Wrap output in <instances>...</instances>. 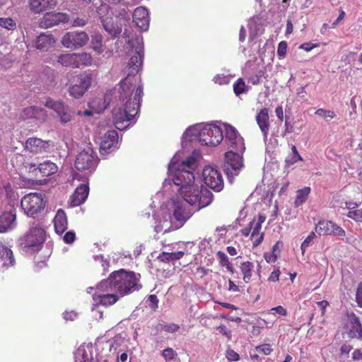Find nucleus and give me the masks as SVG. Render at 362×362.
Segmentation results:
<instances>
[{
	"label": "nucleus",
	"instance_id": "56",
	"mask_svg": "<svg viewBox=\"0 0 362 362\" xmlns=\"http://www.w3.org/2000/svg\"><path fill=\"white\" fill-rule=\"evenodd\" d=\"M256 350L264 355H269L271 354L272 349L268 344H262L256 347Z\"/></svg>",
	"mask_w": 362,
	"mask_h": 362
},
{
	"label": "nucleus",
	"instance_id": "44",
	"mask_svg": "<svg viewBox=\"0 0 362 362\" xmlns=\"http://www.w3.org/2000/svg\"><path fill=\"white\" fill-rule=\"evenodd\" d=\"M191 127H188L182 136V144H184L187 141H193L195 139H197L199 141V132L198 131H195V129L190 131L188 132L189 129Z\"/></svg>",
	"mask_w": 362,
	"mask_h": 362
},
{
	"label": "nucleus",
	"instance_id": "58",
	"mask_svg": "<svg viewBox=\"0 0 362 362\" xmlns=\"http://www.w3.org/2000/svg\"><path fill=\"white\" fill-rule=\"evenodd\" d=\"M75 239H76V235H75V233L73 231L66 232L63 237L64 241L67 244L74 243Z\"/></svg>",
	"mask_w": 362,
	"mask_h": 362
},
{
	"label": "nucleus",
	"instance_id": "57",
	"mask_svg": "<svg viewBox=\"0 0 362 362\" xmlns=\"http://www.w3.org/2000/svg\"><path fill=\"white\" fill-rule=\"evenodd\" d=\"M162 328L164 331L167 332L174 333L179 330L180 327L176 324L170 323L168 325H162Z\"/></svg>",
	"mask_w": 362,
	"mask_h": 362
},
{
	"label": "nucleus",
	"instance_id": "29",
	"mask_svg": "<svg viewBox=\"0 0 362 362\" xmlns=\"http://www.w3.org/2000/svg\"><path fill=\"white\" fill-rule=\"evenodd\" d=\"M30 9L35 13H40L45 10L54 8L57 4V0H29Z\"/></svg>",
	"mask_w": 362,
	"mask_h": 362
},
{
	"label": "nucleus",
	"instance_id": "26",
	"mask_svg": "<svg viewBox=\"0 0 362 362\" xmlns=\"http://www.w3.org/2000/svg\"><path fill=\"white\" fill-rule=\"evenodd\" d=\"M49 141L38 138H29L25 142V149L33 153L45 152L49 148Z\"/></svg>",
	"mask_w": 362,
	"mask_h": 362
},
{
	"label": "nucleus",
	"instance_id": "5",
	"mask_svg": "<svg viewBox=\"0 0 362 362\" xmlns=\"http://www.w3.org/2000/svg\"><path fill=\"white\" fill-rule=\"evenodd\" d=\"M45 240V230L39 224H35L21 238V245L25 252H37L42 248Z\"/></svg>",
	"mask_w": 362,
	"mask_h": 362
},
{
	"label": "nucleus",
	"instance_id": "47",
	"mask_svg": "<svg viewBox=\"0 0 362 362\" xmlns=\"http://www.w3.org/2000/svg\"><path fill=\"white\" fill-rule=\"evenodd\" d=\"M315 238V233L314 232H311L309 234V235L305 239V240L302 243L300 249L303 255L305 253L306 249L310 246V243L313 241V240Z\"/></svg>",
	"mask_w": 362,
	"mask_h": 362
},
{
	"label": "nucleus",
	"instance_id": "45",
	"mask_svg": "<svg viewBox=\"0 0 362 362\" xmlns=\"http://www.w3.org/2000/svg\"><path fill=\"white\" fill-rule=\"evenodd\" d=\"M89 107L96 112H100L106 108V105L102 98H96L89 103Z\"/></svg>",
	"mask_w": 362,
	"mask_h": 362
},
{
	"label": "nucleus",
	"instance_id": "4",
	"mask_svg": "<svg viewBox=\"0 0 362 362\" xmlns=\"http://www.w3.org/2000/svg\"><path fill=\"white\" fill-rule=\"evenodd\" d=\"M221 123L213 124H198L191 126L188 132L195 129L199 132V143L204 146H216L218 145L223 139V128Z\"/></svg>",
	"mask_w": 362,
	"mask_h": 362
},
{
	"label": "nucleus",
	"instance_id": "7",
	"mask_svg": "<svg viewBox=\"0 0 362 362\" xmlns=\"http://www.w3.org/2000/svg\"><path fill=\"white\" fill-rule=\"evenodd\" d=\"M20 118L30 124V127L37 128L47 120V114L42 108L28 107L21 111Z\"/></svg>",
	"mask_w": 362,
	"mask_h": 362
},
{
	"label": "nucleus",
	"instance_id": "21",
	"mask_svg": "<svg viewBox=\"0 0 362 362\" xmlns=\"http://www.w3.org/2000/svg\"><path fill=\"white\" fill-rule=\"evenodd\" d=\"M25 168L30 172H35L38 170L43 176H49L56 173L58 170L57 165L49 161L45 160L43 163H28Z\"/></svg>",
	"mask_w": 362,
	"mask_h": 362
},
{
	"label": "nucleus",
	"instance_id": "50",
	"mask_svg": "<svg viewBox=\"0 0 362 362\" xmlns=\"http://www.w3.org/2000/svg\"><path fill=\"white\" fill-rule=\"evenodd\" d=\"M95 305H94V307L92 309V314H93V317L95 319V320H100L103 318V311L102 310H100V305H101L100 303H98V302H95Z\"/></svg>",
	"mask_w": 362,
	"mask_h": 362
},
{
	"label": "nucleus",
	"instance_id": "61",
	"mask_svg": "<svg viewBox=\"0 0 362 362\" xmlns=\"http://www.w3.org/2000/svg\"><path fill=\"white\" fill-rule=\"evenodd\" d=\"M356 299L358 306L362 308V283H360L358 286Z\"/></svg>",
	"mask_w": 362,
	"mask_h": 362
},
{
	"label": "nucleus",
	"instance_id": "64",
	"mask_svg": "<svg viewBox=\"0 0 362 362\" xmlns=\"http://www.w3.org/2000/svg\"><path fill=\"white\" fill-rule=\"evenodd\" d=\"M280 275V271L278 269H274L270 274L268 280L270 281H277Z\"/></svg>",
	"mask_w": 362,
	"mask_h": 362
},
{
	"label": "nucleus",
	"instance_id": "15",
	"mask_svg": "<svg viewBox=\"0 0 362 362\" xmlns=\"http://www.w3.org/2000/svg\"><path fill=\"white\" fill-rule=\"evenodd\" d=\"M344 330L350 338L362 339V325L359 318L354 313L347 314Z\"/></svg>",
	"mask_w": 362,
	"mask_h": 362
},
{
	"label": "nucleus",
	"instance_id": "20",
	"mask_svg": "<svg viewBox=\"0 0 362 362\" xmlns=\"http://www.w3.org/2000/svg\"><path fill=\"white\" fill-rule=\"evenodd\" d=\"M118 134L115 130L108 131L101 138L100 150L102 154H107L117 148Z\"/></svg>",
	"mask_w": 362,
	"mask_h": 362
},
{
	"label": "nucleus",
	"instance_id": "14",
	"mask_svg": "<svg viewBox=\"0 0 362 362\" xmlns=\"http://www.w3.org/2000/svg\"><path fill=\"white\" fill-rule=\"evenodd\" d=\"M44 105L46 107L56 112L57 117L62 123H67L71 121V115L69 107L65 105L63 102L47 98Z\"/></svg>",
	"mask_w": 362,
	"mask_h": 362
},
{
	"label": "nucleus",
	"instance_id": "27",
	"mask_svg": "<svg viewBox=\"0 0 362 362\" xmlns=\"http://www.w3.org/2000/svg\"><path fill=\"white\" fill-rule=\"evenodd\" d=\"M89 193V187L87 185H81L69 199L71 206H77L83 204L87 199Z\"/></svg>",
	"mask_w": 362,
	"mask_h": 362
},
{
	"label": "nucleus",
	"instance_id": "34",
	"mask_svg": "<svg viewBox=\"0 0 362 362\" xmlns=\"http://www.w3.org/2000/svg\"><path fill=\"white\" fill-rule=\"evenodd\" d=\"M67 217L65 212L62 209H59L54 218V226L56 233L62 234L67 229Z\"/></svg>",
	"mask_w": 362,
	"mask_h": 362
},
{
	"label": "nucleus",
	"instance_id": "12",
	"mask_svg": "<svg viewBox=\"0 0 362 362\" xmlns=\"http://www.w3.org/2000/svg\"><path fill=\"white\" fill-rule=\"evenodd\" d=\"M221 127L225 130V141L228 146L236 151L243 153L245 151L243 139L235 128L227 124H222Z\"/></svg>",
	"mask_w": 362,
	"mask_h": 362
},
{
	"label": "nucleus",
	"instance_id": "63",
	"mask_svg": "<svg viewBox=\"0 0 362 362\" xmlns=\"http://www.w3.org/2000/svg\"><path fill=\"white\" fill-rule=\"evenodd\" d=\"M88 20L84 18H76L73 23L74 26L82 27L86 25Z\"/></svg>",
	"mask_w": 362,
	"mask_h": 362
},
{
	"label": "nucleus",
	"instance_id": "36",
	"mask_svg": "<svg viewBox=\"0 0 362 362\" xmlns=\"http://www.w3.org/2000/svg\"><path fill=\"white\" fill-rule=\"evenodd\" d=\"M75 59V68L81 66H89L92 63V57L90 54L86 52L74 53Z\"/></svg>",
	"mask_w": 362,
	"mask_h": 362
},
{
	"label": "nucleus",
	"instance_id": "31",
	"mask_svg": "<svg viewBox=\"0 0 362 362\" xmlns=\"http://www.w3.org/2000/svg\"><path fill=\"white\" fill-rule=\"evenodd\" d=\"M101 22L105 30L112 37H117L122 32V24L115 22L112 18H101Z\"/></svg>",
	"mask_w": 362,
	"mask_h": 362
},
{
	"label": "nucleus",
	"instance_id": "8",
	"mask_svg": "<svg viewBox=\"0 0 362 362\" xmlns=\"http://www.w3.org/2000/svg\"><path fill=\"white\" fill-rule=\"evenodd\" d=\"M202 177L204 183L216 192L223 188V180L220 171L213 166H206L203 169Z\"/></svg>",
	"mask_w": 362,
	"mask_h": 362
},
{
	"label": "nucleus",
	"instance_id": "55",
	"mask_svg": "<svg viewBox=\"0 0 362 362\" xmlns=\"http://www.w3.org/2000/svg\"><path fill=\"white\" fill-rule=\"evenodd\" d=\"M269 313L272 314V315L278 314V315H279L281 316H286L287 315L286 310L284 307H282L281 305H279V306L275 307V308H272L269 310Z\"/></svg>",
	"mask_w": 362,
	"mask_h": 362
},
{
	"label": "nucleus",
	"instance_id": "33",
	"mask_svg": "<svg viewBox=\"0 0 362 362\" xmlns=\"http://www.w3.org/2000/svg\"><path fill=\"white\" fill-rule=\"evenodd\" d=\"M269 112L267 108L262 109L256 116L257 123L265 139L267 137L269 129Z\"/></svg>",
	"mask_w": 362,
	"mask_h": 362
},
{
	"label": "nucleus",
	"instance_id": "38",
	"mask_svg": "<svg viewBox=\"0 0 362 362\" xmlns=\"http://www.w3.org/2000/svg\"><path fill=\"white\" fill-rule=\"evenodd\" d=\"M310 193V188L305 187L303 189H298L296 192V198L294 201L296 207L301 206L306 201L309 194Z\"/></svg>",
	"mask_w": 362,
	"mask_h": 362
},
{
	"label": "nucleus",
	"instance_id": "51",
	"mask_svg": "<svg viewBox=\"0 0 362 362\" xmlns=\"http://www.w3.org/2000/svg\"><path fill=\"white\" fill-rule=\"evenodd\" d=\"M287 50V43L284 41L279 42L277 48V55L280 59L285 57Z\"/></svg>",
	"mask_w": 362,
	"mask_h": 362
},
{
	"label": "nucleus",
	"instance_id": "53",
	"mask_svg": "<svg viewBox=\"0 0 362 362\" xmlns=\"http://www.w3.org/2000/svg\"><path fill=\"white\" fill-rule=\"evenodd\" d=\"M131 16H132V12L129 10L124 8L119 11L117 18L120 21L123 20L124 21L127 22L130 20Z\"/></svg>",
	"mask_w": 362,
	"mask_h": 362
},
{
	"label": "nucleus",
	"instance_id": "23",
	"mask_svg": "<svg viewBox=\"0 0 362 362\" xmlns=\"http://www.w3.org/2000/svg\"><path fill=\"white\" fill-rule=\"evenodd\" d=\"M133 21L141 30H147L149 26L148 11L143 6L137 7L132 14Z\"/></svg>",
	"mask_w": 362,
	"mask_h": 362
},
{
	"label": "nucleus",
	"instance_id": "42",
	"mask_svg": "<svg viewBox=\"0 0 362 362\" xmlns=\"http://www.w3.org/2000/svg\"><path fill=\"white\" fill-rule=\"evenodd\" d=\"M303 158L298 153L297 148L295 146H292L291 147V153L288 156L286 159V163L288 165H291L298 162V160H302Z\"/></svg>",
	"mask_w": 362,
	"mask_h": 362
},
{
	"label": "nucleus",
	"instance_id": "59",
	"mask_svg": "<svg viewBox=\"0 0 362 362\" xmlns=\"http://www.w3.org/2000/svg\"><path fill=\"white\" fill-rule=\"evenodd\" d=\"M217 330L219 332V333L226 337L228 339H231V332L228 330L225 325H220L217 327Z\"/></svg>",
	"mask_w": 362,
	"mask_h": 362
},
{
	"label": "nucleus",
	"instance_id": "41",
	"mask_svg": "<svg viewBox=\"0 0 362 362\" xmlns=\"http://www.w3.org/2000/svg\"><path fill=\"white\" fill-rule=\"evenodd\" d=\"M217 258L222 267H225L230 273H234V269L229 262L228 256L224 252L218 251L217 252Z\"/></svg>",
	"mask_w": 362,
	"mask_h": 362
},
{
	"label": "nucleus",
	"instance_id": "54",
	"mask_svg": "<svg viewBox=\"0 0 362 362\" xmlns=\"http://www.w3.org/2000/svg\"><path fill=\"white\" fill-rule=\"evenodd\" d=\"M229 81V77L225 75L218 74L214 78V81L219 85L227 84Z\"/></svg>",
	"mask_w": 362,
	"mask_h": 362
},
{
	"label": "nucleus",
	"instance_id": "13",
	"mask_svg": "<svg viewBox=\"0 0 362 362\" xmlns=\"http://www.w3.org/2000/svg\"><path fill=\"white\" fill-rule=\"evenodd\" d=\"M88 36L85 32H69L62 37V44L68 49H76L86 44Z\"/></svg>",
	"mask_w": 362,
	"mask_h": 362
},
{
	"label": "nucleus",
	"instance_id": "39",
	"mask_svg": "<svg viewBox=\"0 0 362 362\" xmlns=\"http://www.w3.org/2000/svg\"><path fill=\"white\" fill-rule=\"evenodd\" d=\"M240 271L243 275V280L245 283H248L252 277V272L254 269V264L250 262H245L241 263Z\"/></svg>",
	"mask_w": 362,
	"mask_h": 362
},
{
	"label": "nucleus",
	"instance_id": "30",
	"mask_svg": "<svg viewBox=\"0 0 362 362\" xmlns=\"http://www.w3.org/2000/svg\"><path fill=\"white\" fill-rule=\"evenodd\" d=\"M16 214L12 211L4 212L0 215V233L13 229L16 225Z\"/></svg>",
	"mask_w": 362,
	"mask_h": 362
},
{
	"label": "nucleus",
	"instance_id": "18",
	"mask_svg": "<svg viewBox=\"0 0 362 362\" xmlns=\"http://www.w3.org/2000/svg\"><path fill=\"white\" fill-rule=\"evenodd\" d=\"M115 291H107L105 286H101V282L97 286L96 291L93 295L94 302H98L103 306H109L115 303L119 298L114 293Z\"/></svg>",
	"mask_w": 362,
	"mask_h": 362
},
{
	"label": "nucleus",
	"instance_id": "49",
	"mask_svg": "<svg viewBox=\"0 0 362 362\" xmlns=\"http://www.w3.org/2000/svg\"><path fill=\"white\" fill-rule=\"evenodd\" d=\"M347 216L358 222H362V209L351 210Z\"/></svg>",
	"mask_w": 362,
	"mask_h": 362
},
{
	"label": "nucleus",
	"instance_id": "22",
	"mask_svg": "<svg viewBox=\"0 0 362 362\" xmlns=\"http://www.w3.org/2000/svg\"><path fill=\"white\" fill-rule=\"evenodd\" d=\"M34 47L41 51L47 52L56 44V38L49 33H42L33 41Z\"/></svg>",
	"mask_w": 362,
	"mask_h": 362
},
{
	"label": "nucleus",
	"instance_id": "43",
	"mask_svg": "<svg viewBox=\"0 0 362 362\" xmlns=\"http://www.w3.org/2000/svg\"><path fill=\"white\" fill-rule=\"evenodd\" d=\"M0 27L8 30H14L16 28V23L11 18H0Z\"/></svg>",
	"mask_w": 362,
	"mask_h": 362
},
{
	"label": "nucleus",
	"instance_id": "10",
	"mask_svg": "<svg viewBox=\"0 0 362 362\" xmlns=\"http://www.w3.org/2000/svg\"><path fill=\"white\" fill-rule=\"evenodd\" d=\"M240 153L238 151L235 153L233 150L225 153L224 170L228 177L237 175L239 170L243 167V158Z\"/></svg>",
	"mask_w": 362,
	"mask_h": 362
},
{
	"label": "nucleus",
	"instance_id": "9",
	"mask_svg": "<svg viewBox=\"0 0 362 362\" xmlns=\"http://www.w3.org/2000/svg\"><path fill=\"white\" fill-rule=\"evenodd\" d=\"M92 83V76L88 73H83L78 76L73 84L69 87V95L74 98H81Z\"/></svg>",
	"mask_w": 362,
	"mask_h": 362
},
{
	"label": "nucleus",
	"instance_id": "32",
	"mask_svg": "<svg viewBox=\"0 0 362 362\" xmlns=\"http://www.w3.org/2000/svg\"><path fill=\"white\" fill-rule=\"evenodd\" d=\"M177 245V244L173 245L172 252H163L160 253L158 257V259L163 262H173L181 259L185 254V250H175ZM177 249H180V247Z\"/></svg>",
	"mask_w": 362,
	"mask_h": 362
},
{
	"label": "nucleus",
	"instance_id": "2",
	"mask_svg": "<svg viewBox=\"0 0 362 362\" xmlns=\"http://www.w3.org/2000/svg\"><path fill=\"white\" fill-rule=\"evenodd\" d=\"M173 182V190L190 206L199 210L209 206L213 199L212 193L199 180H196L193 172L180 170L173 175V179L165 180L164 187Z\"/></svg>",
	"mask_w": 362,
	"mask_h": 362
},
{
	"label": "nucleus",
	"instance_id": "28",
	"mask_svg": "<svg viewBox=\"0 0 362 362\" xmlns=\"http://www.w3.org/2000/svg\"><path fill=\"white\" fill-rule=\"evenodd\" d=\"M15 259L12 250L0 243V269H5L13 266Z\"/></svg>",
	"mask_w": 362,
	"mask_h": 362
},
{
	"label": "nucleus",
	"instance_id": "6",
	"mask_svg": "<svg viewBox=\"0 0 362 362\" xmlns=\"http://www.w3.org/2000/svg\"><path fill=\"white\" fill-rule=\"evenodd\" d=\"M46 205L44 195L40 193H30L25 195L21 202V206L24 213L31 217H35L41 214Z\"/></svg>",
	"mask_w": 362,
	"mask_h": 362
},
{
	"label": "nucleus",
	"instance_id": "1",
	"mask_svg": "<svg viewBox=\"0 0 362 362\" xmlns=\"http://www.w3.org/2000/svg\"><path fill=\"white\" fill-rule=\"evenodd\" d=\"M124 49L130 57L118 88L117 106L112 110L113 122L117 129H126L131 125V121L138 114L143 95V85L139 76H136L142 65L144 47L142 38L136 35L128 34L125 30Z\"/></svg>",
	"mask_w": 362,
	"mask_h": 362
},
{
	"label": "nucleus",
	"instance_id": "35",
	"mask_svg": "<svg viewBox=\"0 0 362 362\" xmlns=\"http://www.w3.org/2000/svg\"><path fill=\"white\" fill-rule=\"evenodd\" d=\"M91 349L85 345L79 346L74 354V362H93Z\"/></svg>",
	"mask_w": 362,
	"mask_h": 362
},
{
	"label": "nucleus",
	"instance_id": "19",
	"mask_svg": "<svg viewBox=\"0 0 362 362\" xmlns=\"http://www.w3.org/2000/svg\"><path fill=\"white\" fill-rule=\"evenodd\" d=\"M68 20L66 13L47 12L40 18L39 23L42 28H49L61 23H66Z\"/></svg>",
	"mask_w": 362,
	"mask_h": 362
},
{
	"label": "nucleus",
	"instance_id": "25",
	"mask_svg": "<svg viewBox=\"0 0 362 362\" xmlns=\"http://www.w3.org/2000/svg\"><path fill=\"white\" fill-rule=\"evenodd\" d=\"M172 208L173 217L180 222L186 221L192 214L189 210L185 208L183 202L179 200H172Z\"/></svg>",
	"mask_w": 362,
	"mask_h": 362
},
{
	"label": "nucleus",
	"instance_id": "11",
	"mask_svg": "<svg viewBox=\"0 0 362 362\" xmlns=\"http://www.w3.org/2000/svg\"><path fill=\"white\" fill-rule=\"evenodd\" d=\"M96 165V156L89 146L78 153L75 161V167L78 170H92L95 169Z\"/></svg>",
	"mask_w": 362,
	"mask_h": 362
},
{
	"label": "nucleus",
	"instance_id": "48",
	"mask_svg": "<svg viewBox=\"0 0 362 362\" xmlns=\"http://www.w3.org/2000/svg\"><path fill=\"white\" fill-rule=\"evenodd\" d=\"M171 225L168 220H165L162 223H159L155 226V230L157 233H166L170 230Z\"/></svg>",
	"mask_w": 362,
	"mask_h": 362
},
{
	"label": "nucleus",
	"instance_id": "16",
	"mask_svg": "<svg viewBox=\"0 0 362 362\" xmlns=\"http://www.w3.org/2000/svg\"><path fill=\"white\" fill-rule=\"evenodd\" d=\"M315 232L319 235H333L339 237H344L345 230L340 226L330 221H320L315 226Z\"/></svg>",
	"mask_w": 362,
	"mask_h": 362
},
{
	"label": "nucleus",
	"instance_id": "3",
	"mask_svg": "<svg viewBox=\"0 0 362 362\" xmlns=\"http://www.w3.org/2000/svg\"><path fill=\"white\" fill-rule=\"evenodd\" d=\"M139 279V274L120 269L112 272L107 279L103 280L101 286H105L107 291H115L124 296L141 288Z\"/></svg>",
	"mask_w": 362,
	"mask_h": 362
},
{
	"label": "nucleus",
	"instance_id": "62",
	"mask_svg": "<svg viewBox=\"0 0 362 362\" xmlns=\"http://www.w3.org/2000/svg\"><path fill=\"white\" fill-rule=\"evenodd\" d=\"M163 356L166 360H172L175 356V351L171 348H168L163 350Z\"/></svg>",
	"mask_w": 362,
	"mask_h": 362
},
{
	"label": "nucleus",
	"instance_id": "40",
	"mask_svg": "<svg viewBox=\"0 0 362 362\" xmlns=\"http://www.w3.org/2000/svg\"><path fill=\"white\" fill-rule=\"evenodd\" d=\"M91 44L93 49L98 53L101 54L103 49V35L100 33H95L92 36Z\"/></svg>",
	"mask_w": 362,
	"mask_h": 362
},
{
	"label": "nucleus",
	"instance_id": "17",
	"mask_svg": "<svg viewBox=\"0 0 362 362\" xmlns=\"http://www.w3.org/2000/svg\"><path fill=\"white\" fill-rule=\"evenodd\" d=\"M180 158V154H175L168 165V175L170 179H173V175L180 170H189L192 172V170H193L196 166V159L192 156L188 157L177 166Z\"/></svg>",
	"mask_w": 362,
	"mask_h": 362
},
{
	"label": "nucleus",
	"instance_id": "52",
	"mask_svg": "<svg viewBox=\"0 0 362 362\" xmlns=\"http://www.w3.org/2000/svg\"><path fill=\"white\" fill-rule=\"evenodd\" d=\"M315 115L322 117H329V118H334L335 116V114L333 111L331 110H327L325 109L320 108L315 112Z\"/></svg>",
	"mask_w": 362,
	"mask_h": 362
},
{
	"label": "nucleus",
	"instance_id": "24",
	"mask_svg": "<svg viewBox=\"0 0 362 362\" xmlns=\"http://www.w3.org/2000/svg\"><path fill=\"white\" fill-rule=\"evenodd\" d=\"M266 216L262 214H259L257 218H254L251 221V227H252V235L251 239L253 242V246L257 247L259 245L263 240L264 234L261 233L260 230L262 229V224L265 221Z\"/></svg>",
	"mask_w": 362,
	"mask_h": 362
},
{
	"label": "nucleus",
	"instance_id": "46",
	"mask_svg": "<svg viewBox=\"0 0 362 362\" xmlns=\"http://www.w3.org/2000/svg\"><path fill=\"white\" fill-rule=\"evenodd\" d=\"M245 83L242 78H239L233 85L234 93L239 95L245 91Z\"/></svg>",
	"mask_w": 362,
	"mask_h": 362
},
{
	"label": "nucleus",
	"instance_id": "60",
	"mask_svg": "<svg viewBox=\"0 0 362 362\" xmlns=\"http://www.w3.org/2000/svg\"><path fill=\"white\" fill-rule=\"evenodd\" d=\"M226 358L230 361H237L239 360V355L235 351L229 349L226 351Z\"/></svg>",
	"mask_w": 362,
	"mask_h": 362
},
{
	"label": "nucleus",
	"instance_id": "37",
	"mask_svg": "<svg viewBox=\"0 0 362 362\" xmlns=\"http://www.w3.org/2000/svg\"><path fill=\"white\" fill-rule=\"evenodd\" d=\"M57 62L63 66H70L72 68H75L74 54H62L58 56Z\"/></svg>",
	"mask_w": 362,
	"mask_h": 362
}]
</instances>
